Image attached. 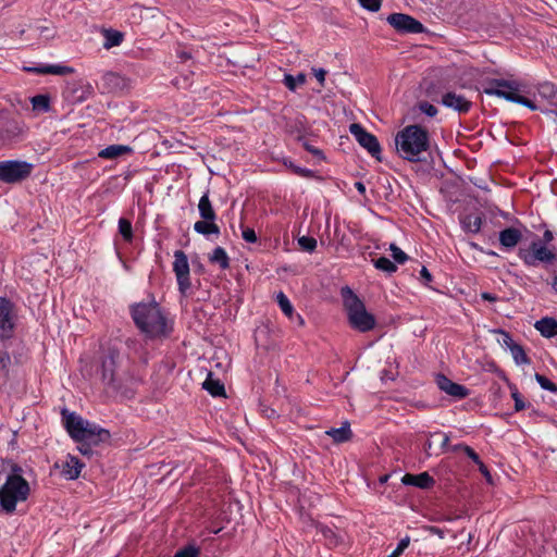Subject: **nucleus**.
<instances>
[{
	"label": "nucleus",
	"instance_id": "nucleus-3",
	"mask_svg": "<svg viewBox=\"0 0 557 557\" xmlns=\"http://www.w3.org/2000/svg\"><path fill=\"white\" fill-rule=\"evenodd\" d=\"M397 154L409 162L424 161L423 154L430 149V133L418 124L405 126L395 136Z\"/></svg>",
	"mask_w": 557,
	"mask_h": 557
},
{
	"label": "nucleus",
	"instance_id": "nucleus-26",
	"mask_svg": "<svg viewBox=\"0 0 557 557\" xmlns=\"http://www.w3.org/2000/svg\"><path fill=\"white\" fill-rule=\"evenodd\" d=\"M202 387L213 397L225 395L223 383L218 379H213V374L211 372L208 373L207 379L202 383Z\"/></svg>",
	"mask_w": 557,
	"mask_h": 557
},
{
	"label": "nucleus",
	"instance_id": "nucleus-41",
	"mask_svg": "<svg viewBox=\"0 0 557 557\" xmlns=\"http://www.w3.org/2000/svg\"><path fill=\"white\" fill-rule=\"evenodd\" d=\"M535 380L543 389L557 394V385L553 383L549 379H547L545 375L535 373Z\"/></svg>",
	"mask_w": 557,
	"mask_h": 557
},
{
	"label": "nucleus",
	"instance_id": "nucleus-18",
	"mask_svg": "<svg viewBox=\"0 0 557 557\" xmlns=\"http://www.w3.org/2000/svg\"><path fill=\"white\" fill-rule=\"evenodd\" d=\"M84 463L75 456L69 455L65 460L55 462L54 468L60 469L62 476L66 480H75L79 476Z\"/></svg>",
	"mask_w": 557,
	"mask_h": 557
},
{
	"label": "nucleus",
	"instance_id": "nucleus-9",
	"mask_svg": "<svg viewBox=\"0 0 557 557\" xmlns=\"http://www.w3.org/2000/svg\"><path fill=\"white\" fill-rule=\"evenodd\" d=\"M522 90V85L518 81L494 78L487 82L483 91L490 96H496L510 101V98H517Z\"/></svg>",
	"mask_w": 557,
	"mask_h": 557
},
{
	"label": "nucleus",
	"instance_id": "nucleus-7",
	"mask_svg": "<svg viewBox=\"0 0 557 557\" xmlns=\"http://www.w3.org/2000/svg\"><path fill=\"white\" fill-rule=\"evenodd\" d=\"M518 257L527 267H537L539 264L547 267L557 261V248L547 247L540 239H535L529 247H520Z\"/></svg>",
	"mask_w": 557,
	"mask_h": 557
},
{
	"label": "nucleus",
	"instance_id": "nucleus-57",
	"mask_svg": "<svg viewBox=\"0 0 557 557\" xmlns=\"http://www.w3.org/2000/svg\"><path fill=\"white\" fill-rule=\"evenodd\" d=\"M503 335V343L504 345H506L509 349L510 347L515 346L517 343H515V341L511 338V336L509 335V333L507 332H504V331H499Z\"/></svg>",
	"mask_w": 557,
	"mask_h": 557
},
{
	"label": "nucleus",
	"instance_id": "nucleus-22",
	"mask_svg": "<svg viewBox=\"0 0 557 557\" xmlns=\"http://www.w3.org/2000/svg\"><path fill=\"white\" fill-rule=\"evenodd\" d=\"M276 301H277V305L280 306L281 310L283 311V313L289 320H292V321L296 320L299 325H304V319L301 318L300 314L295 313L293 305L290 304L289 299L283 292H280L276 295Z\"/></svg>",
	"mask_w": 557,
	"mask_h": 557
},
{
	"label": "nucleus",
	"instance_id": "nucleus-21",
	"mask_svg": "<svg viewBox=\"0 0 557 557\" xmlns=\"http://www.w3.org/2000/svg\"><path fill=\"white\" fill-rule=\"evenodd\" d=\"M521 238L522 234L516 227H507L499 233V243L505 249L515 248Z\"/></svg>",
	"mask_w": 557,
	"mask_h": 557
},
{
	"label": "nucleus",
	"instance_id": "nucleus-12",
	"mask_svg": "<svg viewBox=\"0 0 557 557\" xmlns=\"http://www.w3.org/2000/svg\"><path fill=\"white\" fill-rule=\"evenodd\" d=\"M349 132L361 147L376 160L381 161V146L373 134L367 132L366 128L358 123L350 124Z\"/></svg>",
	"mask_w": 557,
	"mask_h": 557
},
{
	"label": "nucleus",
	"instance_id": "nucleus-52",
	"mask_svg": "<svg viewBox=\"0 0 557 557\" xmlns=\"http://www.w3.org/2000/svg\"><path fill=\"white\" fill-rule=\"evenodd\" d=\"M463 453L475 463V465H479L480 462H482V460L480 459V456L474 451V449L470 446H465L463 447Z\"/></svg>",
	"mask_w": 557,
	"mask_h": 557
},
{
	"label": "nucleus",
	"instance_id": "nucleus-60",
	"mask_svg": "<svg viewBox=\"0 0 557 557\" xmlns=\"http://www.w3.org/2000/svg\"><path fill=\"white\" fill-rule=\"evenodd\" d=\"M482 298L487 301H496L497 297L490 293H483Z\"/></svg>",
	"mask_w": 557,
	"mask_h": 557
},
{
	"label": "nucleus",
	"instance_id": "nucleus-37",
	"mask_svg": "<svg viewBox=\"0 0 557 557\" xmlns=\"http://www.w3.org/2000/svg\"><path fill=\"white\" fill-rule=\"evenodd\" d=\"M283 163L286 168H288L294 174L298 176L306 178H313L315 176L312 170L300 168L294 164L289 159H285Z\"/></svg>",
	"mask_w": 557,
	"mask_h": 557
},
{
	"label": "nucleus",
	"instance_id": "nucleus-11",
	"mask_svg": "<svg viewBox=\"0 0 557 557\" xmlns=\"http://www.w3.org/2000/svg\"><path fill=\"white\" fill-rule=\"evenodd\" d=\"M386 22L399 34H422L425 32L423 24L411 15L405 13H392Z\"/></svg>",
	"mask_w": 557,
	"mask_h": 557
},
{
	"label": "nucleus",
	"instance_id": "nucleus-58",
	"mask_svg": "<svg viewBox=\"0 0 557 557\" xmlns=\"http://www.w3.org/2000/svg\"><path fill=\"white\" fill-rule=\"evenodd\" d=\"M478 467H479L480 472L486 478L487 481H490L491 480V473H490L487 467L483 462H480L478 465Z\"/></svg>",
	"mask_w": 557,
	"mask_h": 557
},
{
	"label": "nucleus",
	"instance_id": "nucleus-10",
	"mask_svg": "<svg viewBox=\"0 0 557 557\" xmlns=\"http://www.w3.org/2000/svg\"><path fill=\"white\" fill-rule=\"evenodd\" d=\"M189 263L186 253L183 250L174 252L173 272L175 273L178 290L186 296L191 287Z\"/></svg>",
	"mask_w": 557,
	"mask_h": 557
},
{
	"label": "nucleus",
	"instance_id": "nucleus-29",
	"mask_svg": "<svg viewBox=\"0 0 557 557\" xmlns=\"http://www.w3.org/2000/svg\"><path fill=\"white\" fill-rule=\"evenodd\" d=\"M335 443H344L350 440L352 433L348 422H344L341 428L330 429L325 432Z\"/></svg>",
	"mask_w": 557,
	"mask_h": 557
},
{
	"label": "nucleus",
	"instance_id": "nucleus-16",
	"mask_svg": "<svg viewBox=\"0 0 557 557\" xmlns=\"http://www.w3.org/2000/svg\"><path fill=\"white\" fill-rule=\"evenodd\" d=\"M436 384L441 391L456 399H463L469 395V389L466 386L453 382L444 374L436 376Z\"/></svg>",
	"mask_w": 557,
	"mask_h": 557
},
{
	"label": "nucleus",
	"instance_id": "nucleus-6",
	"mask_svg": "<svg viewBox=\"0 0 557 557\" xmlns=\"http://www.w3.org/2000/svg\"><path fill=\"white\" fill-rule=\"evenodd\" d=\"M341 294L351 327L362 333L374 329L375 318L367 311L360 298L348 286L343 287Z\"/></svg>",
	"mask_w": 557,
	"mask_h": 557
},
{
	"label": "nucleus",
	"instance_id": "nucleus-5",
	"mask_svg": "<svg viewBox=\"0 0 557 557\" xmlns=\"http://www.w3.org/2000/svg\"><path fill=\"white\" fill-rule=\"evenodd\" d=\"M30 495V486L22 475V468L17 465L12 466L11 473L8 474L5 482L0 487V506L7 513H13L18 503H24Z\"/></svg>",
	"mask_w": 557,
	"mask_h": 557
},
{
	"label": "nucleus",
	"instance_id": "nucleus-48",
	"mask_svg": "<svg viewBox=\"0 0 557 557\" xmlns=\"http://www.w3.org/2000/svg\"><path fill=\"white\" fill-rule=\"evenodd\" d=\"M510 101L515 102V103L522 104L524 107H528L529 109H531L533 111L539 110V107L535 104L534 101L521 96L520 94L518 95L517 98H510Z\"/></svg>",
	"mask_w": 557,
	"mask_h": 557
},
{
	"label": "nucleus",
	"instance_id": "nucleus-49",
	"mask_svg": "<svg viewBox=\"0 0 557 557\" xmlns=\"http://www.w3.org/2000/svg\"><path fill=\"white\" fill-rule=\"evenodd\" d=\"M11 364V357L7 350H0V369L4 372L9 371Z\"/></svg>",
	"mask_w": 557,
	"mask_h": 557
},
{
	"label": "nucleus",
	"instance_id": "nucleus-20",
	"mask_svg": "<svg viewBox=\"0 0 557 557\" xmlns=\"http://www.w3.org/2000/svg\"><path fill=\"white\" fill-rule=\"evenodd\" d=\"M401 483L405 485L428 490L433 487L435 480L428 472H421L419 474L406 473L401 478Z\"/></svg>",
	"mask_w": 557,
	"mask_h": 557
},
{
	"label": "nucleus",
	"instance_id": "nucleus-64",
	"mask_svg": "<svg viewBox=\"0 0 557 557\" xmlns=\"http://www.w3.org/2000/svg\"><path fill=\"white\" fill-rule=\"evenodd\" d=\"M552 288L557 293V275L552 277Z\"/></svg>",
	"mask_w": 557,
	"mask_h": 557
},
{
	"label": "nucleus",
	"instance_id": "nucleus-43",
	"mask_svg": "<svg viewBox=\"0 0 557 557\" xmlns=\"http://www.w3.org/2000/svg\"><path fill=\"white\" fill-rule=\"evenodd\" d=\"M419 110L430 117H434L437 114V108L428 101H420L418 103Z\"/></svg>",
	"mask_w": 557,
	"mask_h": 557
},
{
	"label": "nucleus",
	"instance_id": "nucleus-63",
	"mask_svg": "<svg viewBox=\"0 0 557 557\" xmlns=\"http://www.w3.org/2000/svg\"><path fill=\"white\" fill-rule=\"evenodd\" d=\"M355 186L359 193L363 194L366 191V187L361 182H357Z\"/></svg>",
	"mask_w": 557,
	"mask_h": 557
},
{
	"label": "nucleus",
	"instance_id": "nucleus-45",
	"mask_svg": "<svg viewBox=\"0 0 557 557\" xmlns=\"http://www.w3.org/2000/svg\"><path fill=\"white\" fill-rule=\"evenodd\" d=\"M511 397L515 400V410L516 411H521L527 407L521 394L519 393V391L516 386L511 387Z\"/></svg>",
	"mask_w": 557,
	"mask_h": 557
},
{
	"label": "nucleus",
	"instance_id": "nucleus-2",
	"mask_svg": "<svg viewBox=\"0 0 557 557\" xmlns=\"http://www.w3.org/2000/svg\"><path fill=\"white\" fill-rule=\"evenodd\" d=\"M129 311L137 329L148 338L166 337L172 331L165 313L154 299L132 305Z\"/></svg>",
	"mask_w": 557,
	"mask_h": 557
},
{
	"label": "nucleus",
	"instance_id": "nucleus-54",
	"mask_svg": "<svg viewBox=\"0 0 557 557\" xmlns=\"http://www.w3.org/2000/svg\"><path fill=\"white\" fill-rule=\"evenodd\" d=\"M420 276H421V280L423 281V284L426 285V286L433 280L432 274L429 272V270L425 267H422V269L420 271Z\"/></svg>",
	"mask_w": 557,
	"mask_h": 557
},
{
	"label": "nucleus",
	"instance_id": "nucleus-36",
	"mask_svg": "<svg viewBox=\"0 0 557 557\" xmlns=\"http://www.w3.org/2000/svg\"><path fill=\"white\" fill-rule=\"evenodd\" d=\"M283 83L290 91H295L297 86L306 83V75L304 73H299L297 76L285 74Z\"/></svg>",
	"mask_w": 557,
	"mask_h": 557
},
{
	"label": "nucleus",
	"instance_id": "nucleus-46",
	"mask_svg": "<svg viewBox=\"0 0 557 557\" xmlns=\"http://www.w3.org/2000/svg\"><path fill=\"white\" fill-rule=\"evenodd\" d=\"M359 4L371 12H377L381 9L382 0H358Z\"/></svg>",
	"mask_w": 557,
	"mask_h": 557
},
{
	"label": "nucleus",
	"instance_id": "nucleus-27",
	"mask_svg": "<svg viewBox=\"0 0 557 557\" xmlns=\"http://www.w3.org/2000/svg\"><path fill=\"white\" fill-rule=\"evenodd\" d=\"M194 230L196 233L209 236V235H220V227L215 223V220H200L194 224Z\"/></svg>",
	"mask_w": 557,
	"mask_h": 557
},
{
	"label": "nucleus",
	"instance_id": "nucleus-55",
	"mask_svg": "<svg viewBox=\"0 0 557 557\" xmlns=\"http://www.w3.org/2000/svg\"><path fill=\"white\" fill-rule=\"evenodd\" d=\"M554 239V234L552 231L549 230H546L543 234V238L540 239L544 245H546L547 247H552V242Z\"/></svg>",
	"mask_w": 557,
	"mask_h": 557
},
{
	"label": "nucleus",
	"instance_id": "nucleus-8",
	"mask_svg": "<svg viewBox=\"0 0 557 557\" xmlns=\"http://www.w3.org/2000/svg\"><path fill=\"white\" fill-rule=\"evenodd\" d=\"M35 165L24 160L0 161V182L5 184H17L27 180Z\"/></svg>",
	"mask_w": 557,
	"mask_h": 557
},
{
	"label": "nucleus",
	"instance_id": "nucleus-1",
	"mask_svg": "<svg viewBox=\"0 0 557 557\" xmlns=\"http://www.w3.org/2000/svg\"><path fill=\"white\" fill-rule=\"evenodd\" d=\"M61 416L69 435L75 442L81 443L78 449L83 455L90 456L92 454V446L110 441L111 434L109 430L84 419L76 412L63 409Z\"/></svg>",
	"mask_w": 557,
	"mask_h": 557
},
{
	"label": "nucleus",
	"instance_id": "nucleus-53",
	"mask_svg": "<svg viewBox=\"0 0 557 557\" xmlns=\"http://www.w3.org/2000/svg\"><path fill=\"white\" fill-rule=\"evenodd\" d=\"M312 73L315 76V78L318 79L320 86L323 87L324 86V82H325L326 71L324 69H315V67H313L312 69Z\"/></svg>",
	"mask_w": 557,
	"mask_h": 557
},
{
	"label": "nucleus",
	"instance_id": "nucleus-28",
	"mask_svg": "<svg viewBox=\"0 0 557 557\" xmlns=\"http://www.w3.org/2000/svg\"><path fill=\"white\" fill-rule=\"evenodd\" d=\"M199 215L203 220H216V213L209 199V194L205 193L198 203Z\"/></svg>",
	"mask_w": 557,
	"mask_h": 557
},
{
	"label": "nucleus",
	"instance_id": "nucleus-34",
	"mask_svg": "<svg viewBox=\"0 0 557 557\" xmlns=\"http://www.w3.org/2000/svg\"><path fill=\"white\" fill-rule=\"evenodd\" d=\"M33 110L37 112L50 111V97L48 95H36L30 98Z\"/></svg>",
	"mask_w": 557,
	"mask_h": 557
},
{
	"label": "nucleus",
	"instance_id": "nucleus-13",
	"mask_svg": "<svg viewBox=\"0 0 557 557\" xmlns=\"http://www.w3.org/2000/svg\"><path fill=\"white\" fill-rule=\"evenodd\" d=\"M13 333V304L5 297H0V341L11 338Z\"/></svg>",
	"mask_w": 557,
	"mask_h": 557
},
{
	"label": "nucleus",
	"instance_id": "nucleus-23",
	"mask_svg": "<svg viewBox=\"0 0 557 557\" xmlns=\"http://www.w3.org/2000/svg\"><path fill=\"white\" fill-rule=\"evenodd\" d=\"M27 72L37 74H53V75H66L74 72L73 67L65 65H41L35 67H25Z\"/></svg>",
	"mask_w": 557,
	"mask_h": 557
},
{
	"label": "nucleus",
	"instance_id": "nucleus-44",
	"mask_svg": "<svg viewBox=\"0 0 557 557\" xmlns=\"http://www.w3.org/2000/svg\"><path fill=\"white\" fill-rule=\"evenodd\" d=\"M410 544V537L409 536H405L404 539H401L397 545V547L386 557H400V555L405 552V549L409 546Z\"/></svg>",
	"mask_w": 557,
	"mask_h": 557
},
{
	"label": "nucleus",
	"instance_id": "nucleus-24",
	"mask_svg": "<svg viewBox=\"0 0 557 557\" xmlns=\"http://www.w3.org/2000/svg\"><path fill=\"white\" fill-rule=\"evenodd\" d=\"M534 327L541 333L542 336L550 338L557 335V320L554 318H542L536 321Z\"/></svg>",
	"mask_w": 557,
	"mask_h": 557
},
{
	"label": "nucleus",
	"instance_id": "nucleus-17",
	"mask_svg": "<svg viewBox=\"0 0 557 557\" xmlns=\"http://www.w3.org/2000/svg\"><path fill=\"white\" fill-rule=\"evenodd\" d=\"M441 102L446 108L453 109L459 114L468 113L472 107V102L470 100L454 91L444 94Z\"/></svg>",
	"mask_w": 557,
	"mask_h": 557
},
{
	"label": "nucleus",
	"instance_id": "nucleus-30",
	"mask_svg": "<svg viewBox=\"0 0 557 557\" xmlns=\"http://www.w3.org/2000/svg\"><path fill=\"white\" fill-rule=\"evenodd\" d=\"M539 96L546 99L549 104L557 107V87L549 82L540 84L537 88Z\"/></svg>",
	"mask_w": 557,
	"mask_h": 557
},
{
	"label": "nucleus",
	"instance_id": "nucleus-14",
	"mask_svg": "<svg viewBox=\"0 0 557 557\" xmlns=\"http://www.w3.org/2000/svg\"><path fill=\"white\" fill-rule=\"evenodd\" d=\"M102 87L106 92L123 94L131 87V82L125 76L108 72L102 76Z\"/></svg>",
	"mask_w": 557,
	"mask_h": 557
},
{
	"label": "nucleus",
	"instance_id": "nucleus-15",
	"mask_svg": "<svg viewBox=\"0 0 557 557\" xmlns=\"http://www.w3.org/2000/svg\"><path fill=\"white\" fill-rule=\"evenodd\" d=\"M24 133V124L17 121H7L0 128V147H5L16 141Z\"/></svg>",
	"mask_w": 557,
	"mask_h": 557
},
{
	"label": "nucleus",
	"instance_id": "nucleus-62",
	"mask_svg": "<svg viewBox=\"0 0 557 557\" xmlns=\"http://www.w3.org/2000/svg\"><path fill=\"white\" fill-rule=\"evenodd\" d=\"M448 444H449V436L447 434H444L443 441H442V444H441L442 448L443 449L448 448Z\"/></svg>",
	"mask_w": 557,
	"mask_h": 557
},
{
	"label": "nucleus",
	"instance_id": "nucleus-33",
	"mask_svg": "<svg viewBox=\"0 0 557 557\" xmlns=\"http://www.w3.org/2000/svg\"><path fill=\"white\" fill-rule=\"evenodd\" d=\"M103 35H104L103 47L106 49H110L112 47L120 46L124 38V35L121 32L114 30V29H106L103 32Z\"/></svg>",
	"mask_w": 557,
	"mask_h": 557
},
{
	"label": "nucleus",
	"instance_id": "nucleus-40",
	"mask_svg": "<svg viewBox=\"0 0 557 557\" xmlns=\"http://www.w3.org/2000/svg\"><path fill=\"white\" fill-rule=\"evenodd\" d=\"M297 242L300 249L304 251L313 252L317 248V239L311 236H301Z\"/></svg>",
	"mask_w": 557,
	"mask_h": 557
},
{
	"label": "nucleus",
	"instance_id": "nucleus-56",
	"mask_svg": "<svg viewBox=\"0 0 557 557\" xmlns=\"http://www.w3.org/2000/svg\"><path fill=\"white\" fill-rule=\"evenodd\" d=\"M302 146L308 152L312 153L313 156L322 157V151L311 146L307 140L302 141Z\"/></svg>",
	"mask_w": 557,
	"mask_h": 557
},
{
	"label": "nucleus",
	"instance_id": "nucleus-38",
	"mask_svg": "<svg viewBox=\"0 0 557 557\" xmlns=\"http://www.w3.org/2000/svg\"><path fill=\"white\" fill-rule=\"evenodd\" d=\"M510 352L517 364L530 363V359L521 345L516 344L515 346L510 347Z\"/></svg>",
	"mask_w": 557,
	"mask_h": 557
},
{
	"label": "nucleus",
	"instance_id": "nucleus-39",
	"mask_svg": "<svg viewBox=\"0 0 557 557\" xmlns=\"http://www.w3.org/2000/svg\"><path fill=\"white\" fill-rule=\"evenodd\" d=\"M374 267L386 273H394L397 271L396 264L386 257H380L374 261Z\"/></svg>",
	"mask_w": 557,
	"mask_h": 557
},
{
	"label": "nucleus",
	"instance_id": "nucleus-42",
	"mask_svg": "<svg viewBox=\"0 0 557 557\" xmlns=\"http://www.w3.org/2000/svg\"><path fill=\"white\" fill-rule=\"evenodd\" d=\"M389 250L392 251V257L397 263H405L408 260L407 253H405L398 246L395 244H391Z\"/></svg>",
	"mask_w": 557,
	"mask_h": 557
},
{
	"label": "nucleus",
	"instance_id": "nucleus-31",
	"mask_svg": "<svg viewBox=\"0 0 557 557\" xmlns=\"http://www.w3.org/2000/svg\"><path fill=\"white\" fill-rule=\"evenodd\" d=\"M460 222L465 231L479 233L482 226V216L480 214H467Z\"/></svg>",
	"mask_w": 557,
	"mask_h": 557
},
{
	"label": "nucleus",
	"instance_id": "nucleus-47",
	"mask_svg": "<svg viewBox=\"0 0 557 557\" xmlns=\"http://www.w3.org/2000/svg\"><path fill=\"white\" fill-rule=\"evenodd\" d=\"M199 549L195 546H186L183 549H180L173 557H198Z\"/></svg>",
	"mask_w": 557,
	"mask_h": 557
},
{
	"label": "nucleus",
	"instance_id": "nucleus-51",
	"mask_svg": "<svg viewBox=\"0 0 557 557\" xmlns=\"http://www.w3.org/2000/svg\"><path fill=\"white\" fill-rule=\"evenodd\" d=\"M322 533L326 540L330 541V544L337 545L338 544V537L337 535L331 530L330 528L322 529Z\"/></svg>",
	"mask_w": 557,
	"mask_h": 557
},
{
	"label": "nucleus",
	"instance_id": "nucleus-19",
	"mask_svg": "<svg viewBox=\"0 0 557 557\" xmlns=\"http://www.w3.org/2000/svg\"><path fill=\"white\" fill-rule=\"evenodd\" d=\"M66 92L73 102H83L92 96L94 88L87 82H75L67 85Z\"/></svg>",
	"mask_w": 557,
	"mask_h": 557
},
{
	"label": "nucleus",
	"instance_id": "nucleus-59",
	"mask_svg": "<svg viewBox=\"0 0 557 557\" xmlns=\"http://www.w3.org/2000/svg\"><path fill=\"white\" fill-rule=\"evenodd\" d=\"M430 531L433 533V534H436L438 535L441 539L444 537V531L437 527H431L430 528Z\"/></svg>",
	"mask_w": 557,
	"mask_h": 557
},
{
	"label": "nucleus",
	"instance_id": "nucleus-61",
	"mask_svg": "<svg viewBox=\"0 0 557 557\" xmlns=\"http://www.w3.org/2000/svg\"><path fill=\"white\" fill-rule=\"evenodd\" d=\"M467 446L466 444H456L454 446H450L449 449L454 453L457 451H463V447Z\"/></svg>",
	"mask_w": 557,
	"mask_h": 557
},
{
	"label": "nucleus",
	"instance_id": "nucleus-35",
	"mask_svg": "<svg viewBox=\"0 0 557 557\" xmlns=\"http://www.w3.org/2000/svg\"><path fill=\"white\" fill-rule=\"evenodd\" d=\"M119 233L126 243H132L134 238L133 226L129 220L120 218L119 220Z\"/></svg>",
	"mask_w": 557,
	"mask_h": 557
},
{
	"label": "nucleus",
	"instance_id": "nucleus-4",
	"mask_svg": "<svg viewBox=\"0 0 557 557\" xmlns=\"http://www.w3.org/2000/svg\"><path fill=\"white\" fill-rule=\"evenodd\" d=\"M119 358L117 350L112 348L108 350L101 362V380L109 392L132 397L134 377L125 371H117Z\"/></svg>",
	"mask_w": 557,
	"mask_h": 557
},
{
	"label": "nucleus",
	"instance_id": "nucleus-50",
	"mask_svg": "<svg viewBox=\"0 0 557 557\" xmlns=\"http://www.w3.org/2000/svg\"><path fill=\"white\" fill-rule=\"evenodd\" d=\"M242 236H243L244 240H246L247 243H256L257 242L256 232L250 227L244 228L242 232Z\"/></svg>",
	"mask_w": 557,
	"mask_h": 557
},
{
	"label": "nucleus",
	"instance_id": "nucleus-25",
	"mask_svg": "<svg viewBox=\"0 0 557 557\" xmlns=\"http://www.w3.org/2000/svg\"><path fill=\"white\" fill-rule=\"evenodd\" d=\"M132 152V148L126 145H110L98 152L101 159H116L123 154Z\"/></svg>",
	"mask_w": 557,
	"mask_h": 557
},
{
	"label": "nucleus",
	"instance_id": "nucleus-32",
	"mask_svg": "<svg viewBox=\"0 0 557 557\" xmlns=\"http://www.w3.org/2000/svg\"><path fill=\"white\" fill-rule=\"evenodd\" d=\"M209 261L211 263H216L222 270H226L230 268V258L222 247H216L213 249L212 253L209 256Z\"/></svg>",
	"mask_w": 557,
	"mask_h": 557
}]
</instances>
